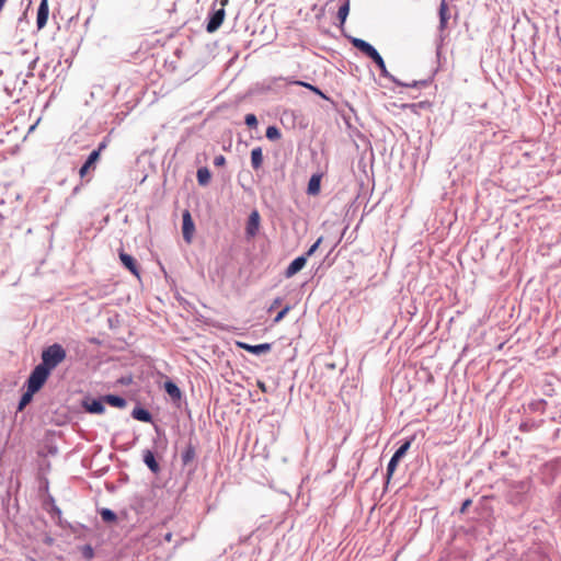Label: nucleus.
<instances>
[{
  "instance_id": "f3484780",
  "label": "nucleus",
  "mask_w": 561,
  "mask_h": 561,
  "mask_svg": "<svg viewBox=\"0 0 561 561\" xmlns=\"http://www.w3.org/2000/svg\"><path fill=\"white\" fill-rule=\"evenodd\" d=\"M144 461L152 472L157 473L159 471L160 467H159V463L156 461V458H154V455L152 451L146 450L144 453Z\"/></svg>"
},
{
  "instance_id": "a211bd4d",
  "label": "nucleus",
  "mask_w": 561,
  "mask_h": 561,
  "mask_svg": "<svg viewBox=\"0 0 561 561\" xmlns=\"http://www.w3.org/2000/svg\"><path fill=\"white\" fill-rule=\"evenodd\" d=\"M14 215V209L5 206V202H0V226L4 224L5 220L10 219Z\"/></svg>"
},
{
  "instance_id": "2f4dec72",
  "label": "nucleus",
  "mask_w": 561,
  "mask_h": 561,
  "mask_svg": "<svg viewBox=\"0 0 561 561\" xmlns=\"http://www.w3.org/2000/svg\"><path fill=\"white\" fill-rule=\"evenodd\" d=\"M323 241V237H320L310 248L309 250L306 252V254L304 256H307V259L311 255L314 254V252L318 250L319 245L321 244V242Z\"/></svg>"
},
{
  "instance_id": "423d86ee",
  "label": "nucleus",
  "mask_w": 561,
  "mask_h": 561,
  "mask_svg": "<svg viewBox=\"0 0 561 561\" xmlns=\"http://www.w3.org/2000/svg\"><path fill=\"white\" fill-rule=\"evenodd\" d=\"M118 256L122 264L137 278H140V270L137 264V261L129 254H127L124 249L118 250Z\"/></svg>"
},
{
  "instance_id": "f03ea898",
  "label": "nucleus",
  "mask_w": 561,
  "mask_h": 561,
  "mask_svg": "<svg viewBox=\"0 0 561 561\" xmlns=\"http://www.w3.org/2000/svg\"><path fill=\"white\" fill-rule=\"evenodd\" d=\"M37 497L42 501V506L47 511L53 518L59 519L61 512L56 506L55 500L48 493V482L46 479H37Z\"/></svg>"
},
{
  "instance_id": "a19ab883",
  "label": "nucleus",
  "mask_w": 561,
  "mask_h": 561,
  "mask_svg": "<svg viewBox=\"0 0 561 561\" xmlns=\"http://www.w3.org/2000/svg\"><path fill=\"white\" fill-rule=\"evenodd\" d=\"M171 537H172V535H171V534H167V535H165V540L170 541V540H171Z\"/></svg>"
},
{
  "instance_id": "412c9836",
  "label": "nucleus",
  "mask_w": 561,
  "mask_h": 561,
  "mask_svg": "<svg viewBox=\"0 0 561 561\" xmlns=\"http://www.w3.org/2000/svg\"><path fill=\"white\" fill-rule=\"evenodd\" d=\"M131 415L134 419L142 422H150L151 421V414L142 409V408H136L133 410Z\"/></svg>"
},
{
  "instance_id": "f257e3e1",
  "label": "nucleus",
  "mask_w": 561,
  "mask_h": 561,
  "mask_svg": "<svg viewBox=\"0 0 561 561\" xmlns=\"http://www.w3.org/2000/svg\"><path fill=\"white\" fill-rule=\"evenodd\" d=\"M67 357L65 347L54 343L42 351V363L37 365V391L45 385L51 371Z\"/></svg>"
},
{
  "instance_id": "f704fd0d",
  "label": "nucleus",
  "mask_w": 561,
  "mask_h": 561,
  "mask_svg": "<svg viewBox=\"0 0 561 561\" xmlns=\"http://www.w3.org/2000/svg\"><path fill=\"white\" fill-rule=\"evenodd\" d=\"M471 503H472V502H471V500H470V499L466 500V501L462 503L461 507H460V513H465V512L468 510V507L471 505Z\"/></svg>"
},
{
  "instance_id": "e433bc0d",
  "label": "nucleus",
  "mask_w": 561,
  "mask_h": 561,
  "mask_svg": "<svg viewBox=\"0 0 561 561\" xmlns=\"http://www.w3.org/2000/svg\"><path fill=\"white\" fill-rule=\"evenodd\" d=\"M280 301H282L280 298H276L273 301L272 306L270 307L268 311H272L274 308H276L280 304Z\"/></svg>"
},
{
  "instance_id": "ddd939ff",
  "label": "nucleus",
  "mask_w": 561,
  "mask_h": 561,
  "mask_svg": "<svg viewBox=\"0 0 561 561\" xmlns=\"http://www.w3.org/2000/svg\"><path fill=\"white\" fill-rule=\"evenodd\" d=\"M48 3L47 0H42L39 8L37 9V30H41L45 26L48 19Z\"/></svg>"
},
{
  "instance_id": "aec40b11",
  "label": "nucleus",
  "mask_w": 561,
  "mask_h": 561,
  "mask_svg": "<svg viewBox=\"0 0 561 561\" xmlns=\"http://www.w3.org/2000/svg\"><path fill=\"white\" fill-rule=\"evenodd\" d=\"M197 182L199 185H207L210 181L211 174L207 168H199L197 170Z\"/></svg>"
},
{
  "instance_id": "4468645a",
  "label": "nucleus",
  "mask_w": 561,
  "mask_h": 561,
  "mask_svg": "<svg viewBox=\"0 0 561 561\" xmlns=\"http://www.w3.org/2000/svg\"><path fill=\"white\" fill-rule=\"evenodd\" d=\"M321 174H313L308 183L307 193L309 195L316 196L320 193V186H321Z\"/></svg>"
},
{
  "instance_id": "bb28decb",
  "label": "nucleus",
  "mask_w": 561,
  "mask_h": 561,
  "mask_svg": "<svg viewBox=\"0 0 561 561\" xmlns=\"http://www.w3.org/2000/svg\"><path fill=\"white\" fill-rule=\"evenodd\" d=\"M101 517L106 523H112L116 520V514L108 508H103L101 511Z\"/></svg>"
},
{
  "instance_id": "72a5a7b5",
  "label": "nucleus",
  "mask_w": 561,
  "mask_h": 561,
  "mask_svg": "<svg viewBox=\"0 0 561 561\" xmlns=\"http://www.w3.org/2000/svg\"><path fill=\"white\" fill-rule=\"evenodd\" d=\"M214 164L216 167H222L226 164V158L222 154L215 157Z\"/></svg>"
},
{
  "instance_id": "6ab92c4d",
  "label": "nucleus",
  "mask_w": 561,
  "mask_h": 561,
  "mask_svg": "<svg viewBox=\"0 0 561 561\" xmlns=\"http://www.w3.org/2000/svg\"><path fill=\"white\" fill-rule=\"evenodd\" d=\"M104 401L115 408H124L126 405V400L124 398L114 394L105 396Z\"/></svg>"
},
{
  "instance_id": "0eeeda50",
  "label": "nucleus",
  "mask_w": 561,
  "mask_h": 561,
  "mask_svg": "<svg viewBox=\"0 0 561 561\" xmlns=\"http://www.w3.org/2000/svg\"><path fill=\"white\" fill-rule=\"evenodd\" d=\"M226 16V12L224 8L216 10L209 18L207 23V32L214 33L216 32L222 24Z\"/></svg>"
},
{
  "instance_id": "9b49d317",
  "label": "nucleus",
  "mask_w": 561,
  "mask_h": 561,
  "mask_svg": "<svg viewBox=\"0 0 561 561\" xmlns=\"http://www.w3.org/2000/svg\"><path fill=\"white\" fill-rule=\"evenodd\" d=\"M307 263V256H298L296 257L286 268L285 276L287 278L293 277L296 275L299 271H301Z\"/></svg>"
},
{
  "instance_id": "6e6552de",
  "label": "nucleus",
  "mask_w": 561,
  "mask_h": 561,
  "mask_svg": "<svg viewBox=\"0 0 561 561\" xmlns=\"http://www.w3.org/2000/svg\"><path fill=\"white\" fill-rule=\"evenodd\" d=\"M182 218H183V225H182L183 238H184V240L187 243H191L192 242V238H193V232L195 230V226H194V222L192 220L190 211L185 210L183 213Z\"/></svg>"
},
{
  "instance_id": "ea45409f",
  "label": "nucleus",
  "mask_w": 561,
  "mask_h": 561,
  "mask_svg": "<svg viewBox=\"0 0 561 561\" xmlns=\"http://www.w3.org/2000/svg\"><path fill=\"white\" fill-rule=\"evenodd\" d=\"M35 130V123L30 125L28 127V134L33 133Z\"/></svg>"
},
{
  "instance_id": "20e7f679",
  "label": "nucleus",
  "mask_w": 561,
  "mask_h": 561,
  "mask_svg": "<svg viewBox=\"0 0 561 561\" xmlns=\"http://www.w3.org/2000/svg\"><path fill=\"white\" fill-rule=\"evenodd\" d=\"M35 394V367H33L28 374L26 380V391L20 398L18 404V411H22L33 399Z\"/></svg>"
},
{
  "instance_id": "cd10ccee",
  "label": "nucleus",
  "mask_w": 561,
  "mask_h": 561,
  "mask_svg": "<svg viewBox=\"0 0 561 561\" xmlns=\"http://www.w3.org/2000/svg\"><path fill=\"white\" fill-rule=\"evenodd\" d=\"M399 459H396L393 456L391 457L389 463H388V467H387V478L390 479L392 477V474L394 473L396 471V468L399 463Z\"/></svg>"
},
{
  "instance_id": "c9c22d12",
  "label": "nucleus",
  "mask_w": 561,
  "mask_h": 561,
  "mask_svg": "<svg viewBox=\"0 0 561 561\" xmlns=\"http://www.w3.org/2000/svg\"><path fill=\"white\" fill-rule=\"evenodd\" d=\"M106 141H102L99 144V147L98 149H95L94 151H98L99 152V158L101 157V152L106 148Z\"/></svg>"
},
{
  "instance_id": "7c9ffc66",
  "label": "nucleus",
  "mask_w": 561,
  "mask_h": 561,
  "mask_svg": "<svg viewBox=\"0 0 561 561\" xmlns=\"http://www.w3.org/2000/svg\"><path fill=\"white\" fill-rule=\"evenodd\" d=\"M244 122L250 128H256L257 126V118L254 114H247Z\"/></svg>"
},
{
  "instance_id": "393cba45",
  "label": "nucleus",
  "mask_w": 561,
  "mask_h": 561,
  "mask_svg": "<svg viewBox=\"0 0 561 561\" xmlns=\"http://www.w3.org/2000/svg\"><path fill=\"white\" fill-rule=\"evenodd\" d=\"M265 135L270 140H278L282 136L279 129L275 126H268Z\"/></svg>"
},
{
  "instance_id": "58836bf2",
  "label": "nucleus",
  "mask_w": 561,
  "mask_h": 561,
  "mask_svg": "<svg viewBox=\"0 0 561 561\" xmlns=\"http://www.w3.org/2000/svg\"><path fill=\"white\" fill-rule=\"evenodd\" d=\"M35 68V59L30 61L28 69L33 70Z\"/></svg>"
},
{
  "instance_id": "7ed1b4c3",
  "label": "nucleus",
  "mask_w": 561,
  "mask_h": 561,
  "mask_svg": "<svg viewBox=\"0 0 561 561\" xmlns=\"http://www.w3.org/2000/svg\"><path fill=\"white\" fill-rule=\"evenodd\" d=\"M352 44L376 62L382 76H388L387 67L382 57L369 43L360 38H354Z\"/></svg>"
},
{
  "instance_id": "1a4fd4ad",
  "label": "nucleus",
  "mask_w": 561,
  "mask_h": 561,
  "mask_svg": "<svg viewBox=\"0 0 561 561\" xmlns=\"http://www.w3.org/2000/svg\"><path fill=\"white\" fill-rule=\"evenodd\" d=\"M237 346L242 350L248 351L249 353L255 354V355L267 353L271 351V347H272L270 343L250 345L244 342H237Z\"/></svg>"
},
{
  "instance_id": "c85d7f7f",
  "label": "nucleus",
  "mask_w": 561,
  "mask_h": 561,
  "mask_svg": "<svg viewBox=\"0 0 561 561\" xmlns=\"http://www.w3.org/2000/svg\"><path fill=\"white\" fill-rule=\"evenodd\" d=\"M195 457V451L193 447H188L182 455V460L184 465L191 462Z\"/></svg>"
},
{
  "instance_id": "39448f33",
  "label": "nucleus",
  "mask_w": 561,
  "mask_h": 561,
  "mask_svg": "<svg viewBox=\"0 0 561 561\" xmlns=\"http://www.w3.org/2000/svg\"><path fill=\"white\" fill-rule=\"evenodd\" d=\"M32 0H23L21 2V5L24 7L22 15L18 19L16 23V31L20 33H25L28 30L30 25V11L33 13L32 10Z\"/></svg>"
},
{
  "instance_id": "9d476101",
  "label": "nucleus",
  "mask_w": 561,
  "mask_h": 561,
  "mask_svg": "<svg viewBox=\"0 0 561 561\" xmlns=\"http://www.w3.org/2000/svg\"><path fill=\"white\" fill-rule=\"evenodd\" d=\"M99 160H100L99 152L92 151L90 153V156L88 157L87 161L83 163V165L79 170L80 178L81 179L85 178L91 170H94L95 164Z\"/></svg>"
},
{
  "instance_id": "4c0bfd02",
  "label": "nucleus",
  "mask_w": 561,
  "mask_h": 561,
  "mask_svg": "<svg viewBox=\"0 0 561 561\" xmlns=\"http://www.w3.org/2000/svg\"><path fill=\"white\" fill-rule=\"evenodd\" d=\"M257 387L263 391L266 392V386L263 381H257Z\"/></svg>"
},
{
  "instance_id": "79ce46f5",
  "label": "nucleus",
  "mask_w": 561,
  "mask_h": 561,
  "mask_svg": "<svg viewBox=\"0 0 561 561\" xmlns=\"http://www.w3.org/2000/svg\"><path fill=\"white\" fill-rule=\"evenodd\" d=\"M226 1H227V0H222V5L225 4V2H226Z\"/></svg>"
},
{
  "instance_id": "dca6fc26",
  "label": "nucleus",
  "mask_w": 561,
  "mask_h": 561,
  "mask_svg": "<svg viewBox=\"0 0 561 561\" xmlns=\"http://www.w3.org/2000/svg\"><path fill=\"white\" fill-rule=\"evenodd\" d=\"M263 163V152L261 147L253 148L251 151V164L254 170H259Z\"/></svg>"
},
{
  "instance_id": "c756f323",
  "label": "nucleus",
  "mask_w": 561,
  "mask_h": 561,
  "mask_svg": "<svg viewBox=\"0 0 561 561\" xmlns=\"http://www.w3.org/2000/svg\"><path fill=\"white\" fill-rule=\"evenodd\" d=\"M295 84H298V85H301V87H305L307 89H309L310 91H312L313 93L322 96V98H325V95L314 85L310 84V83H307V82H302V81H295Z\"/></svg>"
},
{
  "instance_id": "a878e982",
  "label": "nucleus",
  "mask_w": 561,
  "mask_h": 561,
  "mask_svg": "<svg viewBox=\"0 0 561 561\" xmlns=\"http://www.w3.org/2000/svg\"><path fill=\"white\" fill-rule=\"evenodd\" d=\"M411 446V440H407L404 444H402L397 450L396 453L393 454V457L396 459H401L405 454L407 451L409 450Z\"/></svg>"
},
{
  "instance_id": "4be33fe9",
  "label": "nucleus",
  "mask_w": 561,
  "mask_h": 561,
  "mask_svg": "<svg viewBox=\"0 0 561 561\" xmlns=\"http://www.w3.org/2000/svg\"><path fill=\"white\" fill-rule=\"evenodd\" d=\"M164 389L167 393L173 398V399H180L181 398V390L180 388L172 381H167L164 383Z\"/></svg>"
},
{
  "instance_id": "473e14b6",
  "label": "nucleus",
  "mask_w": 561,
  "mask_h": 561,
  "mask_svg": "<svg viewBox=\"0 0 561 561\" xmlns=\"http://www.w3.org/2000/svg\"><path fill=\"white\" fill-rule=\"evenodd\" d=\"M290 310V307L289 306H286L285 308H283V310H280L277 316L275 317L274 319V322L275 323H278Z\"/></svg>"
},
{
  "instance_id": "2eb2a0df",
  "label": "nucleus",
  "mask_w": 561,
  "mask_h": 561,
  "mask_svg": "<svg viewBox=\"0 0 561 561\" xmlns=\"http://www.w3.org/2000/svg\"><path fill=\"white\" fill-rule=\"evenodd\" d=\"M84 408L90 413L101 414L104 412L105 408L101 400H91L84 402Z\"/></svg>"
},
{
  "instance_id": "5701e85b",
  "label": "nucleus",
  "mask_w": 561,
  "mask_h": 561,
  "mask_svg": "<svg viewBox=\"0 0 561 561\" xmlns=\"http://www.w3.org/2000/svg\"><path fill=\"white\" fill-rule=\"evenodd\" d=\"M350 13V0H346L339 9L337 11V19L341 22V25H343L346 21V18Z\"/></svg>"
},
{
  "instance_id": "f8f14e48",
  "label": "nucleus",
  "mask_w": 561,
  "mask_h": 561,
  "mask_svg": "<svg viewBox=\"0 0 561 561\" xmlns=\"http://www.w3.org/2000/svg\"><path fill=\"white\" fill-rule=\"evenodd\" d=\"M259 227H260V215L256 210H254L250 214L249 219H248V224H247V228H245L247 234L249 237H254L259 231Z\"/></svg>"
},
{
  "instance_id": "b1692460",
  "label": "nucleus",
  "mask_w": 561,
  "mask_h": 561,
  "mask_svg": "<svg viewBox=\"0 0 561 561\" xmlns=\"http://www.w3.org/2000/svg\"><path fill=\"white\" fill-rule=\"evenodd\" d=\"M448 5L445 0L442 1L439 5V19H440V26L445 27L447 20H448Z\"/></svg>"
}]
</instances>
